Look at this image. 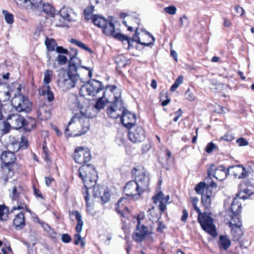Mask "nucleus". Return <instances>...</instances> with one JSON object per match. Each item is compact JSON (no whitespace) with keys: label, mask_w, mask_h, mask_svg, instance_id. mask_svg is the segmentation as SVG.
Masks as SVG:
<instances>
[{"label":"nucleus","mask_w":254,"mask_h":254,"mask_svg":"<svg viewBox=\"0 0 254 254\" xmlns=\"http://www.w3.org/2000/svg\"><path fill=\"white\" fill-rule=\"evenodd\" d=\"M78 176L83 181L86 189V195L84 196V198L88 207L89 199L88 189L93 188V195L94 197H99L101 193L99 187L95 186L97 180V172L93 166L87 165L81 166L78 169Z\"/></svg>","instance_id":"obj_3"},{"label":"nucleus","mask_w":254,"mask_h":254,"mask_svg":"<svg viewBox=\"0 0 254 254\" xmlns=\"http://www.w3.org/2000/svg\"><path fill=\"white\" fill-rule=\"evenodd\" d=\"M69 218L71 221H77V222H83L81 214L78 211H73L69 214Z\"/></svg>","instance_id":"obj_36"},{"label":"nucleus","mask_w":254,"mask_h":254,"mask_svg":"<svg viewBox=\"0 0 254 254\" xmlns=\"http://www.w3.org/2000/svg\"><path fill=\"white\" fill-rule=\"evenodd\" d=\"M149 234V231L147 227L137 223L135 231L132 234V238L136 242L142 241L145 237Z\"/></svg>","instance_id":"obj_18"},{"label":"nucleus","mask_w":254,"mask_h":254,"mask_svg":"<svg viewBox=\"0 0 254 254\" xmlns=\"http://www.w3.org/2000/svg\"><path fill=\"white\" fill-rule=\"evenodd\" d=\"M248 189H244V190L240 191L237 193L236 196L243 200L246 199L248 198L249 196L251 194V193H250Z\"/></svg>","instance_id":"obj_42"},{"label":"nucleus","mask_w":254,"mask_h":254,"mask_svg":"<svg viewBox=\"0 0 254 254\" xmlns=\"http://www.w3.org/2000/svg\"><path fill=\"white\" fill-rule=\"evenodd\" d=\"M77 54V52L74 51V55L70 58L67 71H63L59 74L58 83L63 90H67L75 87L80 89L84 78L79 77L82 71L88 72L89 76L92 75V69L81 66V61L76 57Z\"/></svg>","instance_id":"obj_1"},{"label":"nucleus","mask_w":254,"mask_h":254,"mask_svg":"<svg viewBox=\"0 0 254 254\" xmlns=\"http://www.w3.org/2000/svg\"><path fill=\"white\" fill-rule=\"evenodd\" d=\"M9 209L5 205L0 204V221H4L6 220L9 213Z\"/></svg>","instance_id":"obj_30"},{"label":"nucleus","mask_w":254,"mask_h":254,"mask_svg":"<svg viewBox=\"0 0 254 254\" xmlns=\"http://www.w3.org/2000/svg\"><path fill=\"white\" fill-rule=\"evenodd\" d=\"M94 8L93 5H91L84 10V17L86 20L92 18V14L94 11Z\"/></svg>","instance_id":"obj_43"},{"label":"nucleus","mask_w":254,"mask_h":254,"mask_svg":"<svg viewBox=\"0 0 254 254\" xmlns=\"http://www.w3.org/2000/svg\"><path fill=\"white\" fill-rule=\"evenodd\" d=\"M37 116L41 120H46L51 117V108L47 105L40 106L37 111Z\"/></svg>","instance_id":"obj_20"},{"label":"nucleus","mask_w":254,"mask_h":254,"mask_svg":"<svg viewBox=\"0 0 254 254\" xmlns=\"http://www.w3.org/2000/svg\"><path fill=\"white\" fill-rule=\"evenodd\" d=\"M211 176H212V175H208V176L205 178L204 181L203 182L205 183L206 186L211 187L212 188H216L217 185L213 181Z\"/></svg>","instance_id":"obj_41"},{"label":"nucleus","mask_w":254,"mask_h":254,"mask_svg":"<svg viewBox=\"0 0 254 254\" xmlns=\"http://www.w3.org/2000/svg\"><path fill=\"white\" fill-rule=\"evenodd\" d=\"M214 188H212L211 187L206 186V189L204 190V193H203V195H205L206 196H208L209 197L213 198L214 196V194L213 193L212 189Z\"/></svg>","instance_id":"obj_52"},{"label":"nucleus","mask_w":254,"mask_h":254,"mask_svg":"<svg viewBox=\"0 0 254 254\" xmlns=\"http://www.w3.org/2000/svg\"><path fill=\"white\" fill-rule=\"evenodd\" d=\"M60 14L61 17L67 21H75L76 13L70 8L63 7L60 11Z\"/></svg>","instance_id":"obj_21"},{"label":"nucleus","mask_w":254,"mask_h":254,"mask_svg":"<svg viewBox=\"0 0 254 254\" xmlns=\"http://www.w3.org/2000/svg\"><path fill=\"white\" fill-rule=\"evenodd\" d=\"M2 12L4 15L5 21L8 24H12L13 22V15L6 10H3Z\"/></svg>","instance_id":"obj_45"},{"label":"nucleus","mask_w":254,"mask_h":254,"mask_svg":"<svg viewBox=\"0 0 254 254\" xmlns=\"http://www.w3.org/2000/svg\"><path fill=\"white\" fill-rule=\"evenodd\" d=\"M207 174L220 181L224 180L229 175L228 168L226 169L224 166H216L211 164L207 170Z\"/></svg>","instance_id":"obj_12"},{"label":"nucleus","mask_w":254,"mask_h":254,"mask_svg":"<svg viewBox=\"0 0 254 254\" xmlns=\"http://www.w3.org/2000/svg\"><path fill=\"white\" fill-rule=\"evenodd\" d=\"M212 198L208 196H206L205 195H202L201 203L202 205L206 208H209L211 205Z\"/></svg>","instance_id":"obj_44"},{"label":"nucleus","mask_w":254,"mask_h":254,"mask_svg":"<svg viewBox=\"0 0 254 254\" xmlns=\"http://www.w3.org/2000/svg\"><path fill=\"white\" fill-rule=\"evenodd\" d=\"M43 11L46 14L54 17L55 15V9L52 5L49 3H43L41 7Z\"/></svg>","instance_id":"obj_31"},{"label":"nucleus","mask_w":254,"mask_h":254,"mask_svg":"<svg viewBox=\"0 0 254 254\" xmlns=\"http://www.w3.org/2000/svg\"><path fill=\"white\" fill-rule=\"evenodd\" d=\"M20 188L19 189L17 187H14L12 189L11 198L13 200H16L19 197Z\"/></svg>","instance_id":"obj_50"},{"label":"nucleus","mask_w":254,"mask_h":254,"mask_svg":"<svg viewBox=\"0 0 254 254\" xmlns=\"http://www.w3.org/2000/svg\"><path fill=\"white\" fill-rule=\"evenodd\" d=\"M185 97L186 99L192 101L195 100V96L193 94V90L188 88L185 93Z\"/></svg>","instance_id":"obj_46"},{"label":"nucleus","mask_w":254,"mask_h":254,"mask_svg":"<svg viewBox=\"0 0 254 254\" xmlns=\"http://www.w3.org/2000/svg\"><path fill=\"white\" fill-rule=\"evenodd\" d=\"M116 210L121 216H125L127 212V198L126 197H122L118 200Z\"/></svg>","instance_id":"obj_22"},{"label":"nucleus","mask_w":254,"mask_h":254,"mask_svg":"<svg viewBox=\"0 0 254 254\" xmlns=\"http://www.w3.org/2000/svg\"><path fill=\"white\" fill-rule=\"evenodd\" d=\"M88 72H86L85 71H82L79 74V77H84L83 83L86 82V80H88L89 78H91L92 76V75L91 76H88Z\"/></svg>","instance_id":"obj_63"},{"label":"nucleus","mask_w":254,"mask_h":254,"mask_svg":"<svg viewBox=\"0 0 254 254\" xmlns=\"http://www.w3.org/2000/svg\"><path fill=\"white\" fill-rule=\"evenodd\" d=\"M236 142L241 146H246L248 144V141L243 137L238 138Z\"/></svg>","instance_id":"obj_62"},{"label":"nucleus","mask_w":254,"mask_h":254,"mask_svg":"<svg viewBox=\"0 0 254 254\" xmlns=\"http://www.w3.org/2000/svg\"><path fill=\"white\" fill-rule=\"evenodd\" d=\"M103 90V85L102 82L93 79L81 84L79 94L83 97L86 96L95 97Z\"/></svg>","instance_id":"obj_6"},{"label":"nucleus","mask_w":254,"mask_h":254,"mask_svg":"<svg viewBox=\"0 0 254 254\" xmlns=\"http://www.w3.org/2000/svg\"><path fill=\"white\" fill-rule=\"evenodd\" d=\"M115 62L117 64L116 68L120 72H123L121 70L122 68H125L127 64V60L125 56L123 55H119L116 58Z\"/></svg>","instance_id":"obj_24"},{"label":"nucleus","mask_w":254,"mask_h":254,"mask_svg":"<svg viewBox=\"0 0 254 254\" xmlns=\"http://www.w3.org/2000/svg\"><path fill=\"white\" fill-rule=\"evenodd\" d=\"M200 224L202 229L211 236L213 238L217 236L216 227L214 223H200Z\"/></svg>","instance_id":"obj_23"},{"label":"nucleus","mask_w":254,"mask_h":254,"mask_svg":"<svg viewBox=\"0 0 254 254\" xmlns=\"http://www.w3.org/2000/svg\"><path fill=\"white\" fill-rule=\"evenodd\" d=\"M43 152L44 154V159L46 161H50V158L49 154V149L47 146V145L45 144H44L43 146Z\"/></svg>","instance_id":"obj_54"},{"label":"nucleus","mask_w":254,"mask_h":254,"mask_svg":"<svg viewBox=\"0 0 254 254\" xmlns=\"http://www.w3.org/2000/svg\"><path fill=\"white\" fill-rule=\"evenodd\" d=\"M164 11L169 14L174 15L176 12L177 8L175 6L171 5L166 7L164 8Z\"/></svg>","instance_id":"obj_55"},{"label":"nucleus","mask_w":254,"mask_h":254,"mask_svg":"<svg viewBox=\"0 0 254 254\" xmlns=\"http://www.w3.org/2000/svg\"><path fill=\"white\" fill-rule=\"evenodd\" d=\"M128 199L137 200L142 193L135 180L128 182Z\"/></svg>","instance_id":"obj_16"},{"label":"nucleus","mask_w":254,"mask_h":254,"mask_svg":"<svg viewBox=\"0 0 254 254\" xmlns=\"http://www.w3.org/2000/svg\"><path fill=\"white\" fill-rule=\"evenodd\" d=\"M0 159L4 164V166L2 167V169L4 171H5V170H7L8 171L10 172L11 169V165L13 164L16 160V157L14 153L9 151H3L1 154Z\"/></svg>","instance_id":"obj_15"},{"label":"nucleus","mask_w":254,"mask_h":254,"mask_svg":"<svg viewBox=\"0 0 254 254\" xmlns=\"http://www.w3.org/2000/svg\"><path fill=\"white\" fill-rule=\"evenodd\" d=\"M12 94V91L9 90V89H7V91H4L2 93V95L4 96L3 98V101H8L9 100Z\"/></svg>","instance_id":"obj_59"},{"label":"nucleus","mask_w":254,"mask_h":254,"mask_svg":"<svg viewBox=\"0 0 254 254\" xmlns=\"http://www.w3.org/2000/svg\"><path fill=\"white\" fill-rule=\"evenodd\" d=\"M229 172L232 171L233 173V176L235 178L238 179H244L247 176H251L254 177L253 178H250L252 180H254V171H252L248 173L246 170L245 167L243 166L242 165H233L228 167ZM230 173H229V174Z\"/></svg>","instance_id":"obj_13"},{"label":"nucleus","mask_w":254,"mask_h":254,"mask_svg":"<svg viewBox=\"0 0 254 254\" xmlns=\"http://www.w3.org/2000/svg\"><path fill=\"white\" fill-rule=\"evenodd\" d=\"M128 138L133 143L141 142L145 138L144 130L141 127H138L135 129L130 127L128 129Z\"/></svg>","instance_id":"obj_14"},{"label":"nucleus","mask_w":254,"mask_h":254,"mask_svg":"<svg viewBox=\"0 0 254 254\" xmlns=\"http://www.w3.org/2000/svg\"><path fill=\"white\" fill-rule=\"evenodd\" d=\"M99 197L101 198L103 204L107 202L110 200V194L109 191L107 190H105L103 194L102 195L101 194Z\"/></svg>","instance_id":"obj_47"},{"label":"nucleus","mask_w":254,"mask_h":254,"mask_svg":"<svg viewBox=\"0 0 254 254\" xmlns=\"http://www.w3.org/2000/svg\"><path fill=\"white\" fill-rule=\"evenodd\" d=\"M229 227L231 230V234L233 237L234 241H239L243 232L241 229L242 223H228Z\"/></svg>","instance_id":"obj_19"},{"label":"nucleus","mask_w":254,"mask_h":254,"mask_svg":"<svg viewBox=\"0 0 254 254\" xmlns=\"http://www.w3.org/2000/svg\"><path fill=\"white\" fill-rule=\"evenodd\" d=\"M216 147V145L213 142H211L208 143L206 147H205V151L208 153H211L214 149Z\"/></svg>","instance_id":"obj_58"},{"label":"nucleus","mask_w":254,"mask_h":254,"mask_svg":"<svg viewBox=\"0 0 254 254\" xmlns=\"http://www.w3.org/2000/svg\"><path fill=\"white\" fill-rule=\"evenodd\" d=\"M45 43L48 51H55V47L57 46V43L54 39L47 38Z\"/></svg>","instance_id":"obj_32"},{"label":"nucleus","mask_w":254,"mask_h":254,"mask_svg":"<svg viewBox=\"0 0 254 254\" xmlns=\"http://www.w3.org/2000/svg\"><path fill=\"white\" fill-rule=\"evenodd\" d=\"M183 76L182 75H180L176 79L174 84L172 85L170 88V90L171 91H175L179 86L183 83Z\"/></svg>","instance_id":"obj_38"},{"label":"nucleus","mask_w":254,"mask_h":254,"mask_svg":"<svg viewBox=\"0 0 254 254\" xmlns=\"http://www.w3.org/2000/svg\"><path fill=\"white\" fill-rule=\"evenodd\" d=\"M108 19H106L101 15L95 14L92 16V20L95 25L100 28H102L105 25Z\"/></svg>","instance_id":"obj_25"},{"label":"nucleus","mask_w":254,"mask_h":254,"mask_svg":"<svg viewBox=\"0 0 254 254\" xmlns=\"http://www.w3.org/2000/svg\"><path fill=\"white\" fill-rule=\"evenodd\" d=\"M131 175L138 184L142 193L147 190L149 185V175L145 173H140L137 168H134L131 171Z\"/></svg>","instance_id":"obj_10"},{"label":"nucleus","mask_w":254,"mask_h":254,"mask_svg":"<svg viewBox=\"0 0 254 254\" xmlns=\"http://www.w3.org/2000/svg\"><path fill=\"white\" fill-rule=\"evenodd\" d=\"M13 107L18 112H30L32 108V103L29 98L21 95H15L11 101Z\"/></svg>","instance_id":"obj_7"},{"label":"nucleus","mask_w":254,"mask_h":254,"mask_svg":"<svg viewBox=\"0 0 254 254\" xmlns=\"http://www.w3.org/2000/svg\"><path fill=\"white\" fill-rule=\"evenodd\" d=\"M53 75V72L50 70H47L44 73V83L46 84V85H48L50 82L51 81V78Z\"/></svg>","instance_id":"obj_39"},{"label":"nucleus","mask_w":254,"mask_h":254,"mask_svg":"<svg viewBox=\"0 0 254 254\" xmlns=\"http://www.w3.org/2000/svg\"><path fill=\"white\" fill-rule=\"evenodd\" d=\"M198 222H213L212 214L209 212H204L198 215Z\"/></svg>","instance_id":"obj_27"},{"label":"nucleus","mask_w":254,"mask_h":254,"mask_svg":"<svg viewBox=\"0 0 254 254\" xmlns=\"http://www.w3.org/2000/svg\"><path fill=\"white\" fill-rule=\"evenodd\" d=\"M206 184L203 182H199L195 187V190L199 194H203L206 189Z\"/></svg>","instance_id":"obj_37"},{"label":"nucleus","mask_w":254,"mask_h":254,"mask_svg":"<svg viewBox=\"0 0 254 254\" xmlns=\"http://www.w3.org/2000/svg\"><path fill=\"white\" fill-rule=\"evenodd\" d=\"M13 222H25V217L23 212L17 214L14 218Z\"/></svg>","instance_id":"obj_51"},{"label":"nucleus","mask_w":254,"mask_h":254,"mask_svg":"<svg viewBox=\"0 0 254 254\" xmlns=\"http://www.w3.org/2000/svg\"><path fill=\"white\" fill-rule=\"evenodd\" d=\"M158 201L159 202V204L158 205L159 210L161 212H164L166 209V205L167 203L163 201L162 199H157L156 203Z\"/></svg>","instance_id":"obj_56"},{"label":"nucleus","mask_w":254,"mask_h":254,"mask_svg":"<svg viewBox=\"0 0 254 254\" xmlns=\"http://www.w3.org/2000/svg\"><path fill=\"white\" fill-rule=\"evenodd\" d=\"M151 146L150 143L143 144L142 147V152L143 154L147 153L150 149Z\"/></svg>","instance_id":"obj_64"},{"label":"nucleus","mask_w":254,"mask_h":254,"mask_svg":"<svg viewBox=\"0 0 254 254\" xmlns=\"http://www.w3.org/2000/svg\"><path fill=\"white\" fill-rule=\"evenodd\" d=\"M90 116L81 111L75 114L70 119L65 129L67 136H79L86 133L89 129Z\"/></svg>","instance_id":"obj_4"},{"label":"nucleus","mask_w":254,"mask_h":254,"mask_svg":"<svg viewBox=\"0 0 254 254\" xmlns=\"http://www.w3.org/2000/svg\"><path fill=\"white\" fill-rule=\"evenodd\" d=\"M39 93L41 95H46L47 99L49 102L53 101L54 99L53 93L50 90V87L49 85L43 86L39 90Z\"/></svg>","instance_id":"obj_26"},{"label":"nucleus","mask_w":254,"mask_h":254,"mask_svg":"<svg viewBox=\"0 0 254 254\" xmlns=\"http://www.w3.org/2000/svg\"><path fill=\"white\" fill-rule=\"evenodd\" d=\"M219 243L220 244V249L227 250L231 245V242L228 238L224 235H221L219 237Z\"/></svg>","instance_id":"obj_29"},{"label":"nucleus","mask_w":254,"mask_h":254,"mask_svg":"<svg viewBox=\"0 0 254 254\" xmlns=\"http://www.w3.org/2000/svg\"><path fill=\"white\" fill-rule=\"evenodd\" d=\"M7 121L8 122V125L15 129L22 128L24 123V117L17 114L9 115Z\"/></svg>","instance_id":"obj_17"},{"label":"nucleus","mask_w":254,"mask_h":254,"mask_svg":"<svg viewBox=\"0 0 254 254\" xmlns=\"http://www.w3.org/2000/svg\"><path fill=\"white\" fill-rule=\"evenodd\" d=\"M28 140L25 137H22L21 141L19 143V148L22 149H24L28 147Z\"/></svg>","instance_id":"obj_57"},{"label":"nucleus","mask_w":254,"mask_h":254,"mask_svg":"<svg viewBox=\"0 0 254 254\" xmlns=\"http://www.w3.org/2000/svg\"><path fill=\"white\" fill-rule=\"evenodd\" d=\"M56 61L58 62L59 64L62 65L66 64L67 61V58L66 56L60 54L56 58Z\"/></svg>","instance_id":"obj_48"},{"label":"nucleus","mask_w":254,"mask_h":254,"mask_svg":"<svg viewBox=\"0 0 254 254\" xmlns=\"http://www.w3.org/2000/svg\"><path fill=\"white\" fill-rule=\"evenodd\" d=\"M91 159L89 149L85 147L80 146L76 148L74 152V160L79 164H86Z\"/></svg>","instance_id":"obj_11"},{"label":"nucleus","mask_w":254,"mask_h":254,"mask_svg":"<svg viewBox=\"0 0 254 254\" xmlns=\"http://www.w3.org/2000/svg\"><path fill=\"white\" fill-rule=\"evenodd\" d=\"M129 20L130 21L132 22V23H131V25L128 26V31L130 32L134 31V34H133L132 38L128 37V47H130L132 46V43L133 42H135L138 44L145 46L153 45L155 41V38L148 32H146V36L148 38L151 39V41L147 43L142 42L140 41L139 37V33L137 32L139 26V19L136 17L133 18L132 16H129Z\"/></svg>","instance_id":"obj_5"},{"label":"nucleus","mask_w":254,"mask_h":254,"mask_svg":"<svg viewBox=\"0 0 254 254\" xmlns=\"http://www.w3.org/2000/svg\"><path fill=\"white\" fill-rule=\"evenodd\" d=\"M80 243L82 247L84 246L85 243L82 240L80 234L77 233L74 235V244L77 245Z\"/></svg>","instance_id":"obj_53"},{"label":"nucleus","mask_w":254,"mask_h":254,"mask_svg":"<svg viewBox=\"0 0 254 254\" xmlns=\"http://www.w3.org/2000/svg\"><path fill=\"white\" fill-rule=\"evenodd\" d=\"M70 42L73 44H74L78 46V47L86 51H88L90 53L92 52V51L90 50L89 48H88L85 44L83 43L80 42V41H78L77 40L74 39H71L70 40Z\"/></svg>","instance_id":"obj_33"},{"label":"nucleus","mask_w":254,"mask_h":254,"mask_svg":"<svg viewBox=\"0 0 254 254\" xmlns=\"http://www.w3.org/2000/svg\"><path fill=\"white\" fill-rule=\"evenodd\" d=\"M240 199L237 196L233 199L230 207L231 212L224 216L225 222H240V213L242 207Z\"/></svg>","instance_id":"obj_8"},{"label":"nucleus","mask_w":254,"mask_h":254,"mask_svg":"<svg viewBox=\"0 0 254 254\" xmlns=\"http://www.w3.org/2000/svg\"><path fill=\"white\" fill-rule=\"evenodd\" d=\"M113 20V16L109 17L105 25L102 28L103 33L107 36L113 37L120 41L127 40V36L122 34L119 29L115 28Z\"/></svg>","instance_id":"obj_9"},{"label":"nucleus","mask_w":254,"mask_h":254,"mask_svg":"<svg viewBox=\"0 0 254 254\" xmlns=\"http://www.w3.org/2000/svg\"><path fill=\"white\" fill-rule=\"evenodd\" d=\"M116 142L119 146L126 147V139L121 133H118L117 136Z\"/></svg>","instance_id":"obj_49"},{"label":"nucleus","mask_w":254,"mask_h":254,"mask_svg":"<svg viewBox=\"0 0 254 254\" xmlns=\"http://www.w3.org/2000/svg\"><path fill=\"white\" fill-rule=\"evenodd\" d=\"M152 199L155 203H156L157 199H162L163 201L168 203V200L170 199V196L169 195L164 196L163 193L162 191H160L156 195L152 197Z\"/></svg>","instance_id":"obj_35"},{"label":"nucleus","mask_w":254,"mask_h":254,"mask_svg":"<svg viewBox=\"0 0 254 254\" xmlns=\"http://www.w3.org/2000/svg\"><path fill=\"white\" fill-rule=\"evenodd\" d=\"M136 121V116L135 114L128 111V129L130 127L134 126Z\"/></svg>","instance_id":"obj_34"},{"label":"nucleus","mask_w":254,"mask_h":254,"mask_svg":"<svg viewBox=\"0 0 254 254\" xmlns=\"http://www.w3.org/2000/svg\"><path fill=\"white\" fill-rule=\"evenodd\" d=\"M56 51L57 53L60 54H65L66 55H69V52L67 50L64 48L62 46H57Z\"/></svg>","instance_id":"obj_61"},{"label":"nucleus","mask_w":254,"mask_h":254,"mask_svg":"<svg viewBox=\"0 0 254 254\" xmlns=\"http://www.w3.org/2000/svg\"><path fill=\"white\" fill-rule=\"evenodd\" d=\"M62 241L63 243H68L71 241V237L67 234H63L61 236Z\"/></svg>","instance_id":"obj_60"},{"label":"nucleus","mask_w":254,"mask_h":254,"mask_svg":"<svg viewBox=\"0 0 254 254\" xmlns=\"http://www.w3.org/2000/svg\"><path fill=\"white\" fill-rule=\"evenodd\" d=\"M103 98L112 103L107 109V113L109 116L114 119L119 118L120 122L125 127H127V124L125 122L124 119L126 116V109L124 107L120 90L117 89L115 85L107 86L102 97L97 101L94 106L96 109L100 110L104 108L105 102L103 101Z\"/></svg>","instance_id":"obj_2"},{"label":"nucleus","mask_w":254,"mask_h":254,"mask_svg":"<svg viewBox=\"0 0 254 254\" xmlns=\"http://www.w3.org/2000/svg\"><path fill=\"white\" fill-rule=\"evenodd\" d=\"M36 126V121L34 119L30 118L26 120L24 119V123L22 127L26 131H30Z\"/></svg>","instance_id":"obj_28"},{"label":"nucleus","mask_w":254,"mask_h":254,"mask_svg":"<svg viewBox=\"0 0 254 254\" xmlns=\"http://www.w3.org/2000/svg\"><path fill=\"white\" fill-rule=\"evenodd\" d=\"M223 88V84L218 83L215 81H212L211 83V86L210 87V89L215 91L218 92L221 91Z\"/></svg>","instance_id":"obj_40"}]
</instances>
